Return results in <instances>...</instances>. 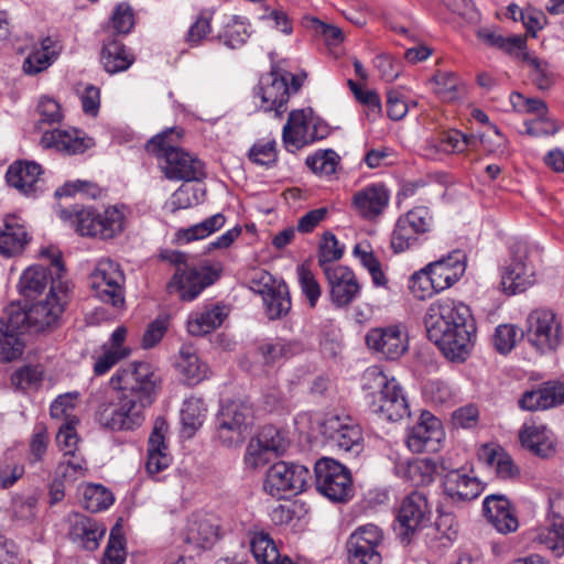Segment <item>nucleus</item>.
Listing matches in <instances>:
<instances>
[{
    "label": "nucleus",
    "mask_w": 564,
    "mask_h": 564,
    "mask_svg": "<svg viewBox=\"0 0 564 564\" xmlns=\"http://www.w3.org/2000/svg\"><path fill=\"white\" fill-rule=\"evenodd\" d=\"M547 520L550 525L541 529L534 540L560 557L564 555V496L550 499Z\"/></svg>",
    "instance_id": "obj_13"
},
{
    "label": "nucleus",
    "mask_w": 564,
    "mask_h": 564,
    "mask_svg": "<svg viewBox=\"0 0 564 564\" xmlns=\"http://www.w3.org/2000/svg\"><path fill=\"white\" fill-rule=\"evenodd\" d=\"M251 552L259 564H278L280 553L269 533L254 532L250 539Z\"/></svg>",
    "instance_id": "obj_39"
},
{
    "label": "nucleus",
    "mask_w": 564,
    "mask_h": 564,
    "mask_svg": "<svg viewBox=\"0 0 564 564\" xmlns=\"http://www.w3.org/2000/svg\"><path fill=\"white\" fill-rule=\"evenodd\" d=\"M213 12L202 11L196 20L191 24L185 41L191 47L198 46L207 39L212 32Z\"/></svg>",
    "instance_id": "obj_51"
},
{
    "label": "nucleus",
    "mask_w": 564,
    "mask_h": 564,
    "mask_svg": "<svg viewBox=\"0 0 564 564\" xmlns=\"http://www.w3.org/2000/svg\"><path fill=\"white\" fill-rule=\"evenodd\" d=\"M479 456L488 465L495 468L499 478L513 479L520 474V470L514 465L511 456L500 447L494 448L484 446Z\"/></svg>",
    "instance_id": "obj_37"
},
{
    "label": "nucleus",
    "mask_w": 564,
    "mask_h": 564,
    "mask_svg": "<svg viewBox=\"0 0 564 564\" xmlns=\"http://www.w3.org/2000/svg\"><path fill=\"white\" fill-rule=\"evenodd\" d=\"M52 265L56 269L57 281L52 280L50 286V293L46 297L53 302H62L63 307L67 303L68 293L70 292V285L67 281L61 280V273L64 271V264L61 260L59 254H51Z\"/></svg>",
    "instance_id": "obj_53"
},
{
    "label": "nucleus",
    "mask_w": 564,
    "mask_h": 564,
    "mask_svg": "<svg viewBox=\"0 0 564 564\" xmlns=\"http://www.w3.org/2000/svg\"><path fill=\"white\" fill-rule=\"evenodd\" d=\"M227 313L224 308L215 306L213 310L202 312L187 322V329L193 336H203L219 327Z\"/></svg>",
    "instance_id": "obj_40"
},
{
    "label": "nucleus",
    "mask_w": 564,
    "mask_h": 564,
    "mask_svg": "<svg viewBox=\"0 0 564 564\" xmlns=\"http://www.w3.org/2000/svg\"><path fill=\"white\" fill-rule=\"evenodd\" d=\"M30 242L31 237L24 225L19 224L15 217H8L0 230V247H25Z\"/></svg>",
    "instance_id": "obj_45"
},
{
    "label": "nucleus",
    "mask_w": 564,
    "mask_h": 564,
    "mask_svg": "<svg viewBox=\"0 0 564 564\" xmlns=\"http://www.w3.org/2000/svg\"><path fill=\"white\" fill-rule=\"evenodd\" d=\"M177 368L192 383H197L207 376V366L199 360L192 347L180 350Z\"/></svg>",
    "instance_id": "obj_44"
},
{
    "label": "nucleus",
    "mask_w": 564,
    "mask_h": 564,
    "mask_svg": "<svg viewBox=\"0 0 564 564\" xmlns=\"http://www.w3.org/2000/svg\"><path fill=\"white\" fill-rule=\"evenodd\" d=\"M530 341L541 351L555 349L561 341V324L549 308H536L528 316Z\"/></svg>",
    "instance_id": "obj_11"
},
{
    "label": "nucleus",
    "mask_w": 564,
    "mask_h": 564,
    "mask_svg": "<svg viewBox=\"0 0 564 564\" xmlns=\"http://www.w3.org/2000/svg\"><path fill=\"white\" fill-rule=\"evenodd\" d=\"M339 156L334 150L316 152L306 159L307 166L318 175L329 176L336 172Z\"/></svg>",
    "instance_id": "obj_52"
},
{
    "label": "nucleus",
    "mask_w": 564,
    "mask_h": 564,
    "mask_svg": "<svg viewBox=\"0 0 564 564\" xmlns=\"http://www.w3.org/2000/svg\"><path fill=\"white\" fill-rule=\"evenodd\" d=\"M63 312L62 302H53L48 297L37 301L29 310L14 316L15 323L21 324L22 328L40 333L51 328Z\"/></svg>",
    "instance_id": "obj_17"
},
{
    "label": "nucleus",
    "mask_w": 564,
    "mask_h": 564,
    "mask_svg": "<svg viewBox=\"0 0 564 564\" xmlns=\"http://www.w3.org/2000/svg\"><path fill=\"white\" fill-rule=\"evenodd\" d=\"M123 282V273L111 260H101L89 276V284L96 296L113 307L124 305Z\"/></svg>",
    "instance_id": "obj_10"
},
{
    "label": "nucleus",
    "mask_w": 564,
    "mask_h": 564,
    "mask_svg": "<svg viewBox=\"0 0 564 564\" xmlns=\"http://www.w3.org/2000/svg\"><path fill=\"white\" fill-rule=\"evenodd\" d=\"M111 383L120 390L118 403L104 402L96 410L99 425L111 431H129L142 425L143 411L154 401L159 378L148 362H131L119 370Z\"/></svg>",
    "instance_id": "obj_1"
},
{
    "label": "nucleus",
    "mask_w": 564,
    "mask_h": 564,
    "mask_svg": "<svg viewBox=\"0 0 564 564\" xmlns=\"http://www.w3.org/2000/svg\"><path fill=\"white\" fill-rule=\"evenodd\" d=\"M349 564H381V554L373 547L347 543Z\"/></svg>",
    "instance_id": "obj_61"
},
{
    "label": "nucleus",
    "mask_w": 564,
    "mask_h": 564,
    "mask_svg": "<svg viewBox=\"0 0 564 564\" xmlns=\"http://www.w3.org/2000/svg\"><path fill=\"white\" fill-rule=\"evenodd\" d=\"M42 380V371L37 367L24 366L11 376V383L21 390L36 386Z\"/></svg>",
    "instance_id": "obj_62"
},
{
    "label": "nucleus",
    "mask_w": 564,
    "mask_h": 564,
    "mask_svg": "<svg viewBox=\"0 0 564 564\" xmlns=\"http://www.w3.org/2000/svg\"><path fill=\"white\" fill-rule=\"evenodd\" d=\"M369 406L373 413L392 422L402 420L410 414L403 389L394 378L390 379V384L384 391L373 395Z\"/></svg>",
    "instance_id": "obj_15"
},
{
    "label": "nucleus",
    "mask_w": 564,
    "mask_h": 564,
    "mask_svg": "<svg viewBox=\"0 0 564 564\" xmlns=\"http://www.w3.org/2000/svg\"><path fill=\"white\" fill-rule=\"evenodd\" d=\"M484 514L500 533L507 534L518 529V519L503 495L488 496L484 501Z\"/></svg>",
    "instance_id": "obj_28"
},
{
    "label": "nucleus",
    "mask_w": 564,
    "mask_h": 564,
    "mask_svg": "<svg viewBox=\"0 0 564 564\" xmlns=\"http://www.w3.org/2000/svg\"><path fill=\"white\" fill-rule=\"evenodd\" d=\"M522 61L531 67V78L536 87L541 90L549 89L553 83L547 63L531 56L529 53L522 54Z\"/></svg>",
    "instance_id": "obj_54"
},
{
    "label": "nucleus",
    "mask_w": 564,
    "mask_h": 564,
    "mask_svg": "<svg viewBox=\"0 0 564 564\" xmlns=\"http://www.w3.org/2000/svg\"><path fill=\"white\" fill-rule=\"evenodd\" d=\"M368 347L391 360L400 358L408 349V336L399 326L373 328L366 336Z\"/></svg>",
    "instance_id": "obj_16"
},
{
    "label": "nucleus",
    "mask_w": 564,
    "mask_h": 564,
    "mask_svg": "<svg viewBox=\"0 0 564 564\" xmlns=\"http://www.w3.org/2000/svg\"><path fill=\"white\" fill-rule=\"evenodd\" d=\"M310 479V470L302 465L278 462L267 471L263 488L278 499L286 492L296 495L305 490Z\"/></svg>",
    "instance_id": "obj_9"
},
{
    "label": "nucleus",
    "mask_w": 564,
    "mask_h": 564,
    "mask_svg": "<svg viewBox=\"0 0 564 564\" xmlns=\"http://www.w3.org/2000/svg\"><path fill=\"white\" fill-rule=\"evenodd\" d=\"M218 535V528L209 519L195 517L189 520L185 542L196 547H208Z\"/></svg>",
    "instance_id": "obj_36"
},
{
    "label": "nucleus",
    "mask_w": 564,
    "mask_h": 564,
    "mask_svg": "<svg viewBox=\"0 0 564 564\" xmlns=\"http://www.w3.org/2000/svg\"><path fill=\"white\" fill-rule=\"evenodd\" d=\"M218 438L227 447L241 445L252 423V410L242 402H229L221 406L218 415Z\"/></svg>",
    "instance_id": "obj_8"
},
{
    "label": "nucleus",
    "mask_w": 564,
    "mask_h": 564,
    "mask_svg": "<svg viewBox=\"0 0 564 564\" xmlns=\"http://www.w3.org/2000/svg\"><path fill=\"white\" fill-rule=\"evenodd\" d=\"M262 300L265 306V314L270 319L281 318L291 310V297L285 284L279 283Z\"/></svg>",
    "instance_id": "obj_43"
},
{
    "label": "nucleus",
    "mask_w": 564,
    "mask_h": 564,
    "mask_svg": "<svg viewBox=\"0 0 564 564\" xmlns=\"http://www.w3.org/2000/svg\"><path fill=\"white\" fill-rule=\"evenodd\" d=\"M113 502L112 494L100 485H88L83 492V507L90 512H98Z\"/></svg>",
    "instance_id": "obj_46"
},
{
    "label": "nucleus",
    "mask_w": 564,
    "mask_h": 564,
    "mask_svg": "<svg viewBox=\"0 0 564 564\" xmlns=\"http://www.w3.org/2000/svg\"><path fill=\"white\" fill-rule=\"evenodd\" d=\"M48 285V274L42 267H30L20 278V292L29 299L39 296Z\"/></svg>",
    "instance_id": "obj_42"
},
{
    "label": "nucleus",
    "mask_w": 564,
    "mask_h": 564,
    "mask_svg": "<svg viewBox=\"0 0 564 564\" xmlns=\"http://www.w3.org/2000/svg\"><path fill=\"white\" fill-rule=\"evenodd\" d=\"M41 144L46 149H54L65 154L83 153L93 145L90 138H85L78 130L55 129L45 132L41 138Z\"/></svg>",
    "instance_id": "obj_26"
},
{
    "label": "nucleus",
    "mask_w": 564,
    "mask_h": 564,
    "mask_svg": "<svg viewBox=\"0 0 564 564\" xmlns=\"http://www.w3.org/2000/svg\"><path fill=\"white\" fill-rule=\"evenodd\" d=\"M316 489L329 500L343 502L352 492L350 471L332 458H322L315 464Z\"/></svg>",
    "instance_id": "obj_7"
},
{
    "label": "nucleus",
    "mask_w": 564,
    "mask_h": 564,
    "mask_svg": "<svg viewBox=\"0 0 564 564\" xmlns=\"http://www.w3.org/2000/svg\"><path fill=\"white\" fill-rule=\"evenodd\" d=\"M167 423L164 419H156L148 442L147 470L150 474H158L165 469L171 462V456L165 444V432Z\"/></svg>",
    "instance_id": "obj_29"
},
{
    "label": "nucleus",
    "mask_w": 564,
    "mask_h": 564,
    "mask_svg": "<svg viewBox=\"0 0 564 564\" xmlns=\"http://www.w3.org/2000/svg\"><path fill=\"white\" fill-rule=\"evenodd\" d=\"M182 135V129L170 128L153 137L147 143V150L161 160L160 165L167 178L185 182L200 181L205 177L204 163L195 155L175 147V142Z\"/></svg>",
    "instance_id": "obj_4"
},
{
    "label": "nucleus",
    "mask_w": 564,
    "mask_h": 564,
    "mask_svg": "<svg viewBox=\"0 0 564 564\" xmlns=\"http://www.w3.org/2000/svg\"><path fill=\"white\" fill-rule=\"evenodd\" d=\"M443 487L445 494L456 502L470 501L482 491L481 482L477 477L460 469L448 470L444 475Z\"/></svg>",
    "instance_id": "obj_25"
},
{
    "label": "nucleus",
    "mask_w": 564,
    "mask_h": 564,
    "mask_svg": "<svg viewBox=\"0 0 564 564\" xmlns=\"http://www.w3.org/2000/svg\"><path fill=\"white\" fill-rule=\"evenodd\" d=\"M100 59L104 68L109 74L128 69L134 61L126 46L115 39L104 45Z\"/></svg>",
    "instance_id": "obj_34"
},
{
    "label": "nucleus",
    "mask_w": 564,
    "mask_h": 564,
    "mask_svg": "<svg viewBox=\"0 0 564 564\" xmlns=\"http://www.w3.org/2000/svg\"><path fill=\"white\" fill-rule=\"evenodd\" d=\"M427 337L452 361H464L474 345L476 326L470 310L451 297L432 302L424 315Z\"/></svg>",
    "instance_id": "obj_2"
},
{
    "label": "nucleus",
    "mask_w": 564,
    "mask_h": 564,
    "mask_svg": "<svg viewBox=\"0 0 564 564\" xmlns=\"http://www.w3.org/2000/svg\"><path fill=\"white\" fill-rule=\"evenodd\" d=\"M232 24H227V30L218 35L224 44L230 48L240 47L247 40L248 33L242 23H238L237 18L232 17Z\"/></svg>",
    "instance_id": "obj_64"
},
{
    "label": "nucleus",
    "mask_w": 564,
    "mask_h": 564,
    "mask_svg": "<svg viewBox=\"0 0 564 564\" xmlns=\"http://www.w3.org/2000/svg\"><path fill=\"white\" fill-rule=\"evenodd\" d=\"M124 544L122 525L117 522L110 531L109 542L102 558L104 564H122L126 560Z\"/></svg>",
    "instance_id": "obj_47"
},
{
    "label": "nucleus",
    "mask_w": 564,
    "mask_h": 564,
    "mask_svg": "<svg viewBox=\"0 0 564 564\" xmlns=\"http://www.w3.org/2000/svg\"><path fill=\"white\" fill-rule=\"evenodd\" d=\"M430 213L425 207H416L399 218L393 230L391 247H410L415 242L413 235L425 232L430 226Z\"/></svg>",
    "instance_id": "obj_21"
},
{
    "label": "nucleus",
    "mask_w": 564,
    "mask_h": 564,
    "mask_svg": "<svg viewBox=\"0 0 564 564\" xmlns=\"http://www.w3.org/2000/svg\"><path fill=\"white\" fill-rule=\"evenodd\" d=\"M389 194L383 185L373 184L358 191L352 197L356 210L365 218L379 216L388 205Z\"/></svg>",
    "instance_id": "obj_30"
},
{
    "label": "nucleus",
    "mask_w": 564,
    "mask_h": 564,
    "mask_svg": "<svg viewBox=\"0 0 564 564\" xmlns=\"http://www.w3.org/2000/svg\"><path fill=\"white\" fill-rule=\"evenodd\" d=\"M512 262L503 268L500 288L507 295H514L525 291L530 284L529 267L527 264L528 250L516 249L512 253Z\"/></svg>",
    "instance_id": "obj_22"
},
{
    "label": "nucleus",
    "mask_w": 564,
    "mask_h": 564,
    "mask_svg": "<svg viewBox=\"0 0 564 564\" xmlns=\"http://www.w3.org/2000/svg\"><path fill=\"white\" fill-rule=\"evenodd\" d=\"M478 139L474 134H465L458 130H451L442 134L440 149L445 152H463L466 149H475Z\"/></svg>",
    "instance_id": "obj_49"
},
{
    "label": "nucleus",
    "mask_w": 564,
    "mask_h": 564,
    "mask_svg": "<svg viewBox=\"0 0 564 564\" xmlns=\"http://www.w3.org/2000/svg\"><path fill=\"white\" fill-rule=\"evenodd\" d=\"M42 173L40 164L34 162H17L7 172V182L10 186L28 193L39 181Z\"/></svg>",
    "instance_id": "obj_33"
},
{
    "label": "nucleus",
    "mask_w": 564,
    "mask_h": 564,
    "mask_svg": "<svg viewBox=\"0 0 564 564\" xmlns=\"http://www.w3.org/2000/svg\"><path fill=\"white\" fill-rule=\"evenodd\" d=\"M519 405L521 409L529 411L560 405L556 382H547L539 390L527 391L519 400Z\"/></svg>",
    "instance_id": "obj_35"
},
{
    "label": "nucleus",
    "mask_w": 564,
    "mask_h": 564,
    "mask_svg": "<svg viewBox=\"0 0 564 564\" xmlns=\"http://www.w3.org/2000/svg\"><path fill=\"white\" fill-rule=\"evenodd\" d=\"M296 271L302 293L307 299L310 306L315 307L322 294L318 281L306 263L300 264Z\"/></svg>",
    "instance_id": "obj_50"
},
{
    "label": "nucleus",
    "mask_w": 564,
    "mask_h": 564,
    "mask_svg": "<svg viewBox=\"0 0 564 564\" xmlns=\"http://www.w3.org/2000/svg\"><path fill=\"white\" fill-rule=\"evenodd\" d=\"M390 384V379L383 373L379 367H370L362 375V389L368 391V395L373 399L379 392L384 391Z\"/></svg>",
    "instance_id": "obj_56"
},
{
    "label": "nucleus",
    "mask_w": 564,
    "mask_h": 564,
    "mask_svg": "<svg viewBox=\"0 0 564 564\" xmlns=\"http://www.w3.org/2000/svg\"><path fill=\"white\" fill-rule=\"evenodd\" d=\"M56 213L61 220L74 227L78 235L109 241L126 230L129 209L126 205H112L102 213H97L93 207L72 205L58 206Z\"/></svg>",
    "instance_id": "obj_3"
},
{
    "label": "nucleus",
    "mask_w": 564,
    "mask_h": 564,
    "mask_svg": "<svg viewBox=\"0 0 564 564\" xmlns=\"http://www.w3.org/2000/svg\"><path fill=\"white\" fill-rule=\"evenodd\" d=\"M75 419L67 420L63 425L59 426L56 435V442L61 449L65 451L64 456L75 457L74 452L78 443V436L75 431Z\"/></svg>",
    "instance_id": "obj_60"
},
{
    "label": "nucleus",
    "mask_w": 564,
    "mask_h": 564,
    "mask_svg": "<svg viewBox=\"0 0 564 564\" xmlns=\"http://www.w3.org/2000/svg\"><path fill=\"white\" fill-rule=\"evenodd\" d=\"M86 468L83 460L74 457L67 458L59 463L56 469V478L64 482H74L78 478L84 477Z\"/></svg>",
    "instance_id": "obj_63"
},
{
    "label": "nucleus",
    "mask_w": 564,
    "mask_h": 564,
    "mask_svg": "<svg viewBox=\"0 0 564 564\" xmlns=\"http://www.w3.org/2000/svg\"><path fill=\"white\" fill-rule=\"evenodd\" d=\"M436 280V286L445 290L459 280L466 270V254L462 249H454L446 257L427 264Z\"/></svg>",
    "instance_id": "obj_23"
},
{
    "label": "nucleus",
    "mask_w": 564,
    "mask_h": 564,
    "mask_svg": "<svg viewBox=\"0 0 564 564\" xmlns=\"http://www.w3.org/2000/svg\"><path fill=\"white\" fill-rule=\"evenodd\" d=\"M204 412L198 400H188L185 402L181 411V419L184 429L188 430V435H192L202 426L205 416Z\"/></svg>",
    "instance_id": "obj_58"
},
{
    "label": "nucleus",
    "mask_w": 564,
    "mask_h": 564,
    "mask_svg": "<svg viewBox=\"0 0 564 564\" xmlns=\"http://www.w3.org/2000/svg\"><path fill=\"white\" fill-rule=\"evenodd\" d=\"M160 259L176 267L166 289L169 293L177 292L183 301L194 300L219 278L223 270L219 264L203 265L200 269L189 267L186 253L176 249H163Z\"/></svg>",
    "instance_id": "obj_5"
},
{
    "label": "nucleus",
    "mask_w": 564,
    "mask_h": 564,
    "mask_svg": "<svg viewBox=\"0 0 564 564\" xmlns=\"http://www.w3.org/2000/svg\"><path fill=\"white\" fill-rule=\"evenodd\" d=\"M409 289L419 300H424L434 292L443 291L436 286V280H434L433 273L429 271L427 265L411 275Z\"/></svg>",
    "instance_id": "obj_48"
},
{
    "label": "nucleus",
    "mask_w": 564,
    "mask_h": 564,
    "mask_svg": "<svg viewBox=\"0 0 564 564\" xmlns=\"http://www.w3.org/2000/svg\"><path fill=\"white\" fill-rule=\"evenodd\" d=\"M323 434L339 449L359 453L362 448V431L351 417L333 415L322 425Z\"/></svg>",
    "instance_id": "obj_12"
},
{
    "label": "nucleus",
    "mask_w": 564,
    "mask_h": 564,
    "mask_svg": "<svg viewBox=\"0 0 564 564\" xmlns=\"http://www.w3.org/2000/svg\"><path fill=\"white\" fill-rule=\"evenodd\" d=\"M323 137L317 133L316 127L311 128V121L304 110L291 111L282 132L283 142L291 152Z\"/></svg>",
    "instance_id": "obj_18"
},
{
    "label": "nucleus",
    "mask_w": 564,
    "mask_h": 564,
    "mask_svg": "<svg viewBox=\"0 0 564 564\" xmlns=\"http://www.w3.org/2000/svg\"><path fill=\"white\" fill-rule=\"evenodd\" d=\"M519 437L524 448L541 458H549L555 453L554 438L545 426L525 425Z\"/></svg>",
    "instance_id": "obj_31"
},
{
    "label": "nucleus",
    "mask_w": 564,
    "mask_h": 564,
    "mask_svg": "<svg viewBox=\"0 0 564 564\" xmlns=\"http://www.w3.org/2000/svg\"><path fill=\"white\" fill-rule=\"evenodd\" d=\"M432 510L423 492L412 491L401 502L394 530L402 543L409 544L419 533L430 528Z\"/></svg>",
    "instance_id": "obj_6"
},
{
    "label": "nucleus",
    "mask_w": 564,
    "mask_h": 564,
    "mask_svg": "<svg viewBox=\"0 0 564 564\" xmlns=\"http://www.w3.org/2000/svg\"><path fill=\"white\" fill-rule=\"evenodd\" d=\"M226 218L223 214H215L199 224L186 229H180L176 234L178 243H191L209 237L216 230L224 227Z\"/></svg>",
    "instance_id": "obj_38"
},
{
    "label": "nucleus",
    "mask_w": 564,
    "mask_h": 564,
    "mask_svg": "<svg viewBox=\"0 0 564 564\" xmlns=\"http://www.w3.org/2000/svg\"><path fill=\"white\" fill-rule=\"evenodd\" d=\"M295 344L291 341L278 340L274 343H267L259 347L265 365H273L279 359L292 356L295 350Z\"/></svg>",
    "instance_id": "obj_55"
},
{
    "label": "nucleus",
    "mask_w": 564,
    "mask_h": 564,
    "mask_svg": "<svg viewBox=\"0 0 564 564\" xmlns=\"http://www.w3.org/2000/svg\"><path fill=\"white\" fill-rule=\"evenodd\" d=\"M56 56L54 42L50 37H45L41 42V47L33 51L23 63V70L26 74L34 75L46 69Z\"/></svg>",
    "instance_id": "obj_41"
},
{
    "label": "nucleus",
    "mask_w": 564,
    "mask_h": 564,
    "mask_svg": "<svg viewBox=\"0 0 564 564\" xmlns=\"http://www.w3.org/2000/svg\"><path fill=\"white\" fill-rule=\"evenodd\" d=\"M69 523L68 536L74 543L87 551H95L99 546L106 532L104 527L80 513L72 514Z\"/></svg>",
    "instance_id": "obj_27"
},
{
    "label": "nucleus",
    "mask_w": 564,
    "mask_h": 564,
    "mask_svg": "<svg viewBox=\"0 0 564 564\" xmlns=\"http://www.w3.org/2000/svg\"><path fill=\"white\" fill-rule=\"evenodd\" d=\"M433 82L436 84L435 93L441 99L452 101L457 98L459 80L455 74L440 72L434 75Z\"/></svg>",
    "instance_id": "obj_57"
},
{
    "label": "nucleus",
    "mask_w": 564,
    "mask_h": 564,
    "mask_svg": "<svg viewBox=\"0 0 564 564\" xmlns=\"http://www.w3.org/2000/svg\"><path fill=\"white\" fill-rule=\"evenodd\" d=\"M443 436L440 420L430 412H422L420 422L408 434L406 445L413 453L436 452Z\"/></svg>",
    "instance_id": "obj_14"
},
{
    "label": "nucleus",
    "mask_w": 564,
    "mask_h": 564,
    "mask_svg": "<svg viewBox=\"0 0 564 564\" xmlns=\"http://www.w3.org/2000/svg\"><path fill=\"white\" fill-rule=\"evenodd\" d=\"M261 97V108L264 111L274 110L278 116L285 111V104L289 100L290 88L288 79L271 72L260 79V88L258 93Z\"/></svg>",
    "instance_id": "obj_20"
},
{
    "label": "nucleus",
    "mask_w": 564,
    "mask_h": 564,
    "mask_svg": "<svg viewBox=\"0 0 564 564\" xmlns=\"http://www.w3.org/2000/svg\"><path fill=\"white\" fill-rule=\"evenodd\" d=\"M382 541L381 530L373 525L367 524L357 529L348 539V544L362 545L377 549Z\"/></svg>",
    "instance_id": "obj_59"
},
{
    "label": "nucleus",
    "mask_w": 564,
    "mask_h": 564,
    "mask_svg": "<svg viewBox=\"0 0 564 564\" xmlns=\"http://www.w3.org/2000/svg\"><path fill=\"white\" fill-rule=\"evenodd\" d=\"M20 324L15 323L14 316L10 324L0 319V361L10 362L18 359L24 349V343L17 333Z\"/></svg>",
    "instance_id": "obj_32"
},
{
    "label": "nucleus",
    "mask_w": 564,
    "mask_h": 564,
    "mask_svg": "<svg viewBox=\"0 0 564 564\" xmlns=\"http://www.w3.org/2000/svg\"><path fill=\"white\" fill-rule=\"evenodd\" d=\"M326 280L330 289V300L337 307L348 306L360 292V285L348 267L326 270Z\"/></svg>",
    "instance_id": "obj_19"
},
{
    "label": "nucleus",
    "mask_w": 564,
    "mask_h": 564,
    "mask_svg": "<svg viewBox=\"0 0 564 564\" xmlns=\"http://www.w3.org/2000/svg\"><path fill=\"white\" fill-rule=\"evenodd\" d=\"M288 445V441L279 430L274 426H265L258 435L257 445L249 444L246 460L251 466L257 467L264 463V456L268 453L281 455L285 452Z\"/></svg>",
    "instance_id": "obj_24"
}]
</instances>
